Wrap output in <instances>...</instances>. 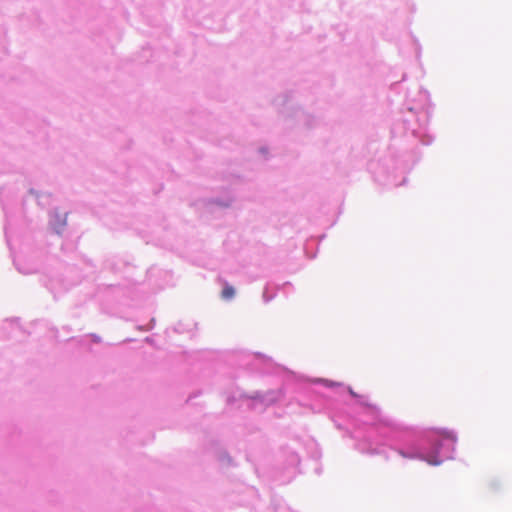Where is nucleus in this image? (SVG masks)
<instances>
[{"label": "nucleus", "instance_id": "obj_2", "mask_svg": "<svg viewBox=\"0 0 512 512\" xmlns=\"http://www.w3.org/2000/svg\"><path fill=\"white\" fill-rule=\"evenodd\" d=\"M322 382H323L326 386H332V385H333V383H332V382H330V381H328V380H323Z\"/></svg>", "mask_w": 512, "mask_h": 512}, {"label": "nucleus", "instance_id": "obj_1", "mask_svg": "<svg viewBox=\"0 0 512 512\" xmlns=\"http://www.w3.org/2000/svg\"><path fill=\"white\" fill-rule=\"evenodd\" d=\"M222 298L223 299H226V300H229V299H232L235 295V290L232 286H226L224 287V289L222 290Z\"/></svg>", "mask_w": 512, "mask_h": 512}]
</instances>
